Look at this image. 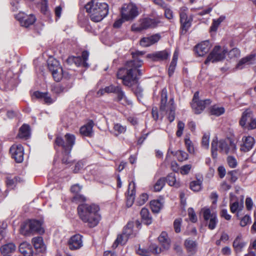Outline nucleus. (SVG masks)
I'll list each match as a JSON object with an SVG mask.
<instances>
[{
	"instance_id": "nucleus-63",
	"label": "nucleus",
	"mask_w": 256,
	"mask_h": 256,
	"mask_svg": "<svg viewBox=\"0 0 256 256\" xmlns=\"http://www.w3.org/2000/svg\"><path fill=\"white\" fill-rule=\"evenodd\" d=\"M230 58L238 57L240 55V51L236 48H234L230 50L228 53Z\"/></svg>"
},
{
	"instance_id": "nucleus-32",
	"label": "nucleus",
	"mask_w": 256,
	"mask_h": 256,
	"mask_svg": "<svg viewBox=\"0 0 256 256\" xmlns=\"http://www.w3.org/2000/svg\"><path fill=\"white\" fill-rule=\"evenodd\" d=\"M34 96L36 98L43 100L46 104H51L53 103L55 100L52 98L48 92H42L38 91L35 92L34 93Z\"/></svg>"
},
{
	"instance_id": "nucleus-48",
	"label": "nucleus",
	"mask_w": 256,
	"mask_h": 256,
	"mask_svg": "<svg viewBox=\"0 0 256 256\" xmlns=\"http://www.w3.org/2000/svg\"><path fill=\"white\" fill-rule=\"evenodd\" d=\"M210 112L213 115L219 116L224 112V108L223 107L214 106L212 108Z\"/></svg>"
},
{
	"instance_id": "nucleus-43",
	"label": "nucleus",
	"mask_w": 256,
	"mask_h": 256,
	"mask_svg": "<svg viewBox=\"0 0 256 256\" xmlns=\"http://www.w3.org/2000/svg\"><path fill=\"white\" fill-rule=\"evenodd\" d=\"M150 206L152 212L158 213L162 206V204L160 200H153L150 202Z\"/></svg>"
},
{
	"instance_id": "nucleus-31",
	"label": "nucleus",
	"mask_w": 256,
	"mask_h": 256,
	"mask_svg": "<svg viewBox=\"0 0 256 256\" xmlns=\"http://www.w3.org/2000/svg\"><path fill=\"white\" fill-rule=\"evenodd\" d=\"M158 241L164 250H168L170 247V240L166 232H162L158 238Z\"/></svg>"
},
{
	"instance_id": "nucleus-38",
	"label": "nucleus",
	"mask_w": 256,
	"mask_h": 256,
	"mask_svg": "<svg viewBox=\"0 0 256 256\" xmlns=\"http://www.w3.org/2000/svg\"><path fill=\"white\" fill-rule=\"evenodd\" d=\"M232 200H231L230 202V209L232 212L235 213L236 212H240L244 208V202L242 200L240 201L236 200L233 202H232Z\"/></svg>"
},
{
	"instance_id": "nucleus-53",
	"label": "nucleus",
	"mask_w": 256,
	"mask_h": 256,
	"mask_svg": "<svg viewBox=\"0 0 256 256\" xmlns=\"http://www.w3.org/2000/svg\"><path fill=\"white\" fill-rule=\"evenodd\" d=\"M188 212L190 221L192 222H196L197 221V217L194 209L190 208L188 209Z\"/></svg>"
},
{
	"instance_id": "nucleus-24",
	"label": "nucleus",
	"mask_w": 256,
	"mask_h": 256,
	"mask_svg": "<svg viewBox=\"0 0 256 256\" xmlns=\"http://www.w3.org/2000/svg\"><path fill=\"white\" fill-rule=\"evenodd\" d=\"M242 140L243 143L241 145L240 150L244 152L250 150L255 143L254 138L251 136H244Z\"/></svg>"
},
{
	"instance_id": "nucleus-37",
	"label": "nucleus",
	"mask_w": 256,
	"mask_h": 256,
	"mask_svg": "<svg viewBox=\"0 0 256 256\" xmlns=\"http://www.w3.org/2000/svg\"><path fill=\"white\" fill-rule=\"evenodd\" d=\"M166 181L170 186L175 188H179L180 186V182L178 180H176V174L174 173L170 174L166 178Z\"/></svg>"
},
{
	"instance_id": "nucleus-50",
	"label": "nucleus",
	"mask_w": 256,
	"mask_h": 256,
	"mask_svg": "<svg viewBox=\"0 0 256 256\" xmlns=\"http://www.w3.org/2000/svg\"><path fill=\"white\" fill-rule=\"evenodd\" d=\"M148 196L146 193H143L138 198L136 203L139 206L144 204L148 200Z\"/></svg>"
},
{
	"instance_id": "nucleus-21",
	"label": "nucleus",
	"mask_w": 256,
	"mask_h": 256,
	"mask_svg": "<svg viewBox=\"0 0 256 256\" xmlns=\"http://www.w3.org/2000/svg\"><path fill=\"white\" fill-rule=\"evenodd\" d=\"M256 55L250 54L241 59L236 65V68L242 70L247 66L256 63Z\"/></svg>"
},
{
	"instance_id": "nucleus-52",
	"label": "nucleus",
	"mask_w": 256,
	"mask_h": 256,
	"mask_svg": "<svg viewBox=\"0 0 256 256\" xmlns=\"http://www.w3.org/2000/svg\"><path fill=\"white\" fill-rule=\"evenodd\" d=\"M184 142L187 150L190 153L193 154L194 152V149L192 141L188 138H185Z\"/></svg>"
},
{
	"instance_id": "nucleus-22",
	"label": "nucleus",
	"mask_w": 256,
	"mask_h": 256,
	"mask_svg": "<svg viewBox=\"0 0 256 256\" xmlns=\"http://www.w3.org/2000/svg\"><path fill=\"white\" fill-rule=\"evenodd\" d=\"M210 44L208 41L206 40L197 44L194 47L196 53L200 56H202L210 50Z\"/></svg>"
},
{
	"instance_id": "nucleus-58",
	"label": "nucleus",
	"mask_w": 256,
	"mask_h": 256,
	"mask_svg": "<svg viewBox=\"0 0 256 256\" xmlns=\"http://www.w3.org/2000/svg\"><path fill=\"white\" fill-rule=\"evenodd\" d=\"M192 168L191 164H186L180 168V172L182 174H187L189 173Z\"/></svg>"
},
{
	"instance_id": "nucleus-8",
	"label": "nucleus",
	"mask_w": 256,
	"mask_h": 256,
	"mask_svg": "<svg viewBox=\"0 0 256 256\" xmlns=\"http://www.w3.org/2000/svg\"><path fill=\"white\" fill-rule=\"evenodd\" d=\"M20 232L23 235H28L32 232L44 233V230L42 228V222L40 221L31 220L24 222L22 224Z\"/></svg>"
},
{
	"instance_id": "nucleus-62",
	"label": "nucleus",
	"mask_w": 256,
	"mask_h": 256,
	"mask_svg": "<svg viewBox=\"0 0 256 256\" xmlns=\"http://www.w3.org/2000/svg\"><path fill=\"white\" fill-rule=\"evenodd\" d=\"M134 92L136 95V96L138 100H140V98H142V88L140 86H138L135 88Z\"/></svg>"
},
{
	"instance_id": "nucleus-13",
	"label": "nucleus",
	"mask_w": 256,
	"mask_h": 256,
	"mask_svg": "<svg viewBox=\"0 0 256 256\" xmlns=\"http://www.w3.org/2000/svg\"><path fill=\"white\" fill-rule=\"evenodd\" d=\"M159 22L160 21L158 20L144 18L140 21L138 24L132 25V29L134 32H140L147 28H154Z\"/></svg>"
},
{
	"instance_id": "nucleus-45",
	"label": "nucleus",
	"mask_w": 256,
	"mask_h": 256,
	"mask_svg": "<svg viewBox=\"0 0 256 256\" xmlns=\"http://www.w3.org/2000/svg\"><path fill=\"white\" fill-rule=\"evenodd\" d=\"M202 182L200 180H194L190 183V188L194 192H198L202 188Z\"/></svg>"
},
{
	"instance_id": "nucleus-51",
	"label": "nucleus",
	"mask_w": 256,
	"mask_h": 256,
	"mask_svg": "<svg viewBox=\"0 0 256 256\" xmlns=\"http://www.w3.org/2000/svg\"><path fill=\"white\" fill-rule=\"evenodd\" d=\"M210 135L204 134L202 136V145L204 148L208 149L209 147Z\"/></svg>"
},
{
	"instance_id": "nucleus-39",
	"label": "nucleus",
	"mask_w": 256,
	"mask_h": 256,
	"mask_svg": "<svg viewBox=\"0 0 256 256\" xmlns=\"http://www.w3.org/2000/svg\"><path fill=\"white\" fill-rule=\"evenodd\" d=\"M82 189V186H80L79 184H76L73 185L70 188L72 192L76 196L74 197V198L75 200H80L82 201L86 200L85 197L79 194L80 190Z\"/></svg>"
},
{
	"instance_id": "nucleus-44",
	"label": "nucleus",
	"mask_w": 256,
	"mask_h": 256,
	"mask_svg": "<svg viewBox=\"0 0 256 256\" xmlns=\"http://www.w3.org/2000/svg\"><path fill=\"white\" fill-rule=\"evenodd\" d=\"M128 239V238L126 236V235L124 234L123 232L122 234H118L117 236L116 239L113 244L112 247L116 248L119 244H125Z\"/></svg>"
},
{
	"instance_id": "nucleus-18",
	"label": "nucleus",
	"mask_w": 256,
	"mask_h": 256,
	"mask_svg": "<svg viewBox=\"0 0 256 256\" xmlns=\"http://www.w3.org/2000/svg\"><path fill=\"white\" fill-rule=\"evenodd\" d=\"M82 236L80 234H76L72 236L68 242V247L71 250H76L80 248L83 245Z\"/></svg>"
},
{
	"instance_id": "nucleus-60",
	"label": "nucleus",
	"mask_w": 256,
	"mask_h": 256,
	"mask_svg": "<svg viewBox=\"0 0 256 256\" xmlns=\"http://www.w3.org/2000/svg\"><path fill=\"white\" fill-rule=\"evenodd\" d=\"M164 8V14L166 17L169 20L172 18L173 12L172 10L168 8L166 5Z\"/></svg>"
},
{
	"instance_id": "nucleus-59",
	"label": "nucleus",
	"mask_w": 256,
	"mask_h": 256,
	"mask_svg": "<svg viewBox=\"0 0 256 256\" xmlns=\"http://www.w3.org/2000/svg\"><path fill=\"white\" fill-rule=\"evenodd\" d=\"M178 160L181 162L188 160V154L182 150L179 151L178 153Z\"/></svg>"
},
{
	"instance_id": "nucleus-23",
	"label": "nucleus",
	"mask_w": 256,
	"mask_h": 256,
	"mask_svg": "<svg viewBox=\"0 0 256 256\" xmlns=\"http://www.w3.org/2000/svg\"><path fill=\"white\" fill-rule=\"evenodd\" d=\"M170 52L167 50H164L162 51L156 52L152 54H150L148 55V56L153 60L160 61L168 59L170 56Z\"/></svg>"
},
{
	"instance_id": "nucleus-15",
	"label": "nucleus",
	"mask_w": 256,
	"mask_h": 256,
	"mask_svg": "<svg viewBox=\"0 0 256 256\" xmlns=\"http://www.w3.org/2000/svg\"><path fill=\"white\" fill-rule=\"evenodd\" d=\"M15 18L20 22L22 26L26 28L33 24L36 20V18L34 15H27L21 12L16 14Z\"/></svg>"
},
{
	"instance_id": "nucleus-2",
	"label": "nucleus",
	"mask_w": 256,
	"mask_h": 256,
	"mask_svg": "<svg viewBox=\"0 0 256 256\" xmlns=\"http://www.w3.org/2000/svg\"><path fill=\"white\" fill-rule=\"evenodd\" d=\"M80 218L90 228L98 225L102 216L100 206L94 204H82L78 207Z\"/></svg>"
},
{
	"instance_id": "nucleus-4",
	"label": "nucleus",
	"mask_w": 256,
	"mask_h": 256,
	"mask_svg": "<svg viewBox=\"0 0 256 256\" xmlns=\"http://www.w3.org/2000/svg\"><path fill=\"white\" fill-rule=\"evenodd\" d=\"M76 138L75 136L70 133H66L64 135V138L60 136H56L54 142V149L58 150L59 148H62L67 156L62 159V163L68 164L70 162L68 156L75 144Z\"/></svg>"
},
{
	"instance_id": "nucleus-46",
	"label": "nucleus",
	"mask_w": 256,
	"mask_h": 256,
	"mask_svg": "<svg viewBox=\"0 0 256 256\" xmlns=\"http://www.w3.org/2000/svg\"><path fill=\"white\" fill-rule=\"evenodd\" d=\"M166 184V178H161L158 180L154 186V189L155 192H160L164 188Z\"/></svg>"
},
{
	"instance_id": "nucleus-42",
	"label": "nucleus",
	"mask_w": 256,
	"mask_h": 256,
	"mask_svg": "<svg viewBox=\"0 0 256 256\" xmlns=\"http://www.w3.org/2000/svg\"><path fill=\"white\" fill-rule=\"evenodd\" d=\"M48 68L51 72L58 70V68H62L59 64L58 62L52 58H50L48 62Z\"/></svg>"
},
{
	"instance_id": "nucleus-3",
	"label": "nucleus",
	"mask_w": 256,
	"mask_h": 256,
	"mask_svg": "<svg viewBox=\"0 0 256 256\" xmlns=\"http://www.w3.org/2000/svg\"><path fill=\"white\" fill-rule=\"evenodd\" d=\"M85 8L91 20L94 22L101 21L108 14V4L100 2L98 0H92L86 5Z\"/></svg>"
},
{
	"instance_id": "nucleus-56",
	"label": "nucleus",
	"mask_w": 256,
	"mask_h": 256,
	"mask_svg": "<svg viewBox=\"0 0 256 256\" xmlns=\"http://www.w3.org/2000/svg\"><path fill=\"white\" fill-rule=\"evenodd\" d=\"M251 222V218L248 215H246L244 216L240 222V225L244 227Z\"/></svg>"
},
{
	"instance_id": "nucleus-41",
	"label": "nucleus",
	"mask_w": 256,
	"mask_h": 256,
	"mask_svg": "<svg viewBox=\"0 0 256 256\" xmlns=\"http://www.w3.org/2000/svg\"><path fill=\"white\" fill-rule=\"evenodd\" d=\"M54 80L56 82H60L62 77H67L68 74L64 72L62 68H58V70L52 72Z\"/></svg>"
},
{
	"instance_id": "nucleus-27",
	"label": "nucleus",
	"mask_w": 256,
	"mask_h": 256,
	"mask_svg": "<svg viewBox=\"0 0 256 256\" xmlns=\"http://www.w3.org/2000/svg\"><path fill=\"white\" fill-rule=\"evenodd\" d=\"M136 184L134 182H132L129 184L128 188V196L126 201V206L130 207L132 206L134 201V196L136 190Z\"/></svg>"
},
{
	"instance_id": "nucleus-11",
	"label": "nucleus",
	"mask_w": 256,
	"mask_h": 256,
	"mask_svg": "<svg viewBox=\"0 0 256 256\" xmlns=\"http://www.w3.org/2000/svg\"><path fill=\"white\" fill-rule=\"evenodd\" d=\"M203 217L209 229L214 230L218 223V219L217 218L216 214L214 212H212L209 208H204L202 209Z\"/></svg>"
},
{
	"instance_id": "nucleus-57",
	"label": "nucleus",
	"mask_w": 256,
	"mask_h": 256,
	"mask_svg": "<svg viewBox=\"0 0 256 256\" xmlns=\"http://www.w3.org/2000/svg\"><path fill=\"white\" fill-rule=\"evenodd\" d=\"M184 128V124L182 122H178V130L176 134L178 137L182 136Z\"/></svg>"
},
{
	"instance_id": "nucleus-12",
	"label": "nucleus",
	"mask_w": 256,
	"mask_h": 256,
	"mask_svg": "<svg viewBox=\"0 0 256 256\" xmlns=\"http://www.w3.org/2000/svg\"><path fill=\"white\" fill-rule=\"evenodd\" d=\"M120 13L122 18L127 21L133 20L138 15V8L132 4H124Z\"/></svg>"
},
{
	"instance_id": "nucleus-36",
	"label": "nucleus",
	"mask_w": 256,
	"mask_h": 256,
	"mask_svg": "<svg viewBox=\"0 0 256 256\" xmlns=\"http://www.w3.org/2000/svg\"><path fill=\"white\" fill-rule=\"evenodd\" d=\"M30 135V128L28 125L24 124L19 130L18 136L21 138L28 139Z\"/></svg>"
},
{
	"instance_id": "nucleus-9",
	"label": "nucleus",
	"mask_w": 256,
	"mask_h": 256,
	"mask_svg": "<svg viewBox=\"0 0 256 256\" xmlns=\"http://www.w3.org/2000/svg\"><path fill=\"white\" fill-rule=\"evenodd\" d=\"M239 123L244 129L251 130L256 128V118L254 117L250 109H246L242 112Z\"/></svg>"
},
{
	"instance_id": "nucleus-28",
	"label": "nucleus",
	"mask_w": 256,
	"mask_h": 256,
	"mask_svg": "<svg viewBox=\"0 0 256 256\" xmlns=\"http://www.w3.org/2000/svg\"><path fill=\"white\" fill-rule=\"evenodd\" d=\"M19 251L24 256H32L33 254L32 246L27 242H23L20 244Z\"/></svg>"
},
{
	"instance_id": "nucleus-34",
	"label": "nucleus",
	"mask_w": 256,
	"mask_h": 256,
	"mask_svg": "<svg viewBox=\"0 0 256 256\" xmlns=\"http://www.w3.org/2000/svg\"><path fill=\"white\" fill-rule=\"evenodd\" d=\"M6 78L8 81V84L14 87L16 86L18 78L16 74H14L11 70H9L6 72Z\"/></svg>"
},
{
	"instance_id": "nucleus-6",
	"label": "nucleus",
	"mask_w": 256,
	"mask_h": 256,
	"mask_svg": "<svg viewBox=\"0 0 256 256\" xmlns=\"http://www.w3.org/2000/svg\"><path fill=\"white\" fill-rule=\"evenodd\" d=\"M167 96L166 91L164 90H162V99L160 106V110L162 112L168 113V120L170 122H173L174 120V110L175 106L174 105V101L172 98L170 99L168 102L167 103Z\"/></svg>"
},
{
	"instance_id": "nucleus-17",
	"label": "nucleus",
	"mask_w": 256,
	"mask_h": 256,
	"mask_svg": "<svg viewBox=\"0 0 256 256\" xmlns=\"http://www.w3.org/2000/svg\"><path fill=\"white\" fill-rule=\"evenodd\" d=\"M134 224L138 228L141 224L138 220H136L134 222H130L124 228L122 232L128 238L135 236L138 233L137 230H134Z\"/></svg>"
},
{
	"instance_id": "nucleus-7",
	"label": "nucleus",
	"mask_w": 256,
	"mask_h": 256,
	"mask_svg": "<svg viewBox=\"0 0 256 256\" xmlns=\"http://www.w3.org/2000/svg\"><path fill=\"white\" fill-rule=\"evenodd\" d=\"M107 93H114L115 94L114 100L122 104L131 105L132 101L126 96L122 88L118 86L111 84L106 87Z\"/></svg>"
},
{
	"instance_id": "nucleus-10",
	"label": "nucleus",
	"mask_w": 256,
	"mask_h": 256,
	"mask_svg": "<svg viewBox=\"0 0 256 256\" xmlns=\"http://www.w3.org/2000/svg\"><path fill=\"white\" fill-rule=\"evenodd\" d=\"M228 52L226 48L220 46H215L204 62L206 64L209 62H215L223 60Z\"/></svg>"
},
{
	"instance_id": "nucleus-35",
	"label": "nucleus",
	"mask_w": 256,
	"mask_h": 256,
	"mask_svg": "<svg viewBox=\"0 0 256 256\" xmlns=\"http://www.w3.org/2000/svg\"><path fill=\"white\" fill-rule=\"evenodd\" d=\"M32 242L36 250L39 252H42L45 250V246L43 243L42 237L38 236L32 238Z\"/></svg>"
},
{
	"instance_id": "nucleus-54",
	"label": "nucleus",
	"mask_w": 256,
	"mask_h": 256,
	"mask_svg": "<svg viewBox=\"0 0 256 256\" xmlns=\"http://www.w3.org/2000/svg\"><path fill=\"white\" fill-rule=\"evenodd\" d=\"M227 162L228 166L232 168H234L237 166V161L234 156H228L227 158Z\"/></svg>"
},
{
	"instance_id": "nucleus-55",
	"label": "nucleus",
	"mask_w": 256,
	"mask_h": 256,
	"mask_svg": "<svg viewBox=\"0 0 256 256\" xmlns=\"http://www.w3.org/2000/svg\"><path fill=\"white\" fill-rule=\"evenodd\" d=\"M41 2V11L44 14H48L49 12L48 9V0H40Z\"/></svg>"
},
{
	"instance_id": "nucleus-29",
	"label": "nucleus",
	"mask_w": 256,
	"mask_h": 256,
	"mask_svg": "<svg viewBox=\"0 0 256 256\" xmlns=\"http://www.w3.org/2000/svg\"><path fill=\"white\" fill-rule=\"evenodd\" d=\"M94 122L92 120L88 122L86 124L82 126L80 128V133L86 136H91L92 135V128Z\"/></svg>"
},
{
	"instance_id": "nucleus-19",
	"label": "nucleus",
	"mask_w": 256,
	"mask_h": 256,
	"mask_svg": "<svg viewBox=\"0 0 256 256\" xmlns=\"http://www.w3.org/2000/svg\"><path fill=\"white\" fill-rule=\"evenodd\" d=\"M192 18H188L186 14L184 12H182L180 13V21L181 23V33L184 34L191 26Z\"/></svg>"
},
{
	"instance_id": "nucleus-40",
	"label": "nucleus",
	"mask_w": 256,
	"mask_h": 256,
	"mask_svg": "<svg viewBox=\"0 0 256 256\" xmlns=\"http://www.w3.org/2000/svg\"><path fill=\"white\" fill-rule=\"evenodd\" d=\"M140 215L144 224L149 225L152 222V218L150 216L148 210L146 208H142L140 211Z\"/></svg>"
},
{
	"instance_id": "nucleus-30",
	"label": "nucleus",
	"mask_w": 256,
	"mask_h": 256,
	"mask_svg": "<svg viewBox=\"0 0 256 256\" xmlns=\"http://www.w3.org/2000/svg\"><path fill=\"white\" fill-rule=\"evenodd\" d=\"M184 246L190 255L195 254L197 251V243L190 239H187L184 242Z\"/></svg>"
},
{
	"instance_id": "nucleus-49",
	"label": "nucleus",
	"mask_w": 256,
	"mask_h": 256,
	"mask_svg": "<svg viewBox=\"0 0 256 256\" xmlns=\"http://www.w3.org/2000/svg\"><path fill=\"white\" fill-rule=\"evenodd\" d=\"M114 129L115 135L118 136L120 134L124 133L126 130V127L119 124H114Z\"/></svg>"
},
{
	"instance_id": "nucleus-20",
	"label": "nucleus",
	"mask_w": 256,
	"mask_h": 256,
	"mask_svg": "<svg viewBox=\"0 0 256 256\" xmlns=\"http://www.w3.org/2000/svg\"><path fill=\"white\" fill-rule=\"evenodd\" d=\"M210 102H211L209 99H206L204 100L194 101L192 102L191 106L193 112L196 114H200L207 106L210 104Z\"/></svg>"
},
{
	"instance_id": "nucleus-5",
	"label": "nucleus",
	"mask_w": 256,
	"mask_h": 256,
	"mask_svg": "<svg viewBox=\"0 0 256 256\" xmlns=\"http://www.w3.org/2000/svg\"><path fill=\"white\" fill-rule=\"evenodd\" d=\"M236 146L231 140H220L218 141L217 138L214 139L212 142L211 152L214 158L217 157V152L224 154H233L236 152Z\"/></svg>"
},
{
	"instance_id": "nucleus-26",
	"label": "nucleus",
	"mask_w": 256,
	"mask_h": 256,
	"mask_svg": "<svg viewBox=\"0 0 256 256\" xmlns=\"http://www.w3.org/2000/svg\"><path fill=\"white\" fill-rule=\"evenodd\" d=\"M246 244V242L243 240L242 235L240 234L234 239L232 246L236 253H239L242 251Z\"/></svg>"
},
{
	"instance_id": "nucleus-47",
	"label": "nucleus",
	"mask_w": 256,
	"mask_h": 256,
	"mask_svg": "<svg viewBox=\"0 0 256 256\" xmlns=\"http://www.w3.org/2000/svg\"><path fill=\"white\" fill-rule=\"evenodd\" d=\"M21 180L20 178L14 176L13 178L11 177H8L6 179V183L8 186L10 188H13L15 186L16 184L18 182H20Z\"/></svg>"
},
{
	"instance_id": "nucleus-1",
	"label": "nucleus",
	"mask_w": 256,
	"mask_h": 256,
	"mask_svg": "<svg viewBox=\"0 0 256 256\" xmlns=\"http://www.w3.org/2000/svg\"><path fill=\"white\" fill-rule=\"evenodd\" d=\"M145 52L136 50L132 52V60L128 61L124 68H120L117 72L116 76L122 80L124 85L131 87L138 82V76L142 75V70L138 69L143 64L141 59Z\"/></svg>"
},
{
	"instance_id": "nucleus-61",
	"label": "nucleus",
	"mask_w": 256,
	"mask_h": 256,
	"mask_svg": "<svg viewBox=\"0 0 256 256\" xmlns=\"http://www.w3.org/2000/svg\"><path fill=\"white\" fill-rule=\"evenodd\" d=\"M182 220L180 218L176 219L174 222V230L176 232H180V225Z\"/></svg>"
},
{
	"instance_id": "nucleus-64",
	"label": "nucleus",
	"mask_w": 256,
	"mask_h": 256,
	"mask_svg": "<svg viewBox=\"0 0 256 256\" xmlns=\"http://www.w3.org/2000/svg\"><path fill=\"white\" fill-rule=\"evenodd\" d=\"M84 167V164L82 162H77L74 166V173H78Z\"/></svg>"
},
{
	"instance_id": "nucleus-25",
	"label": "nucleus",
	"mask_w": 256,
	"mask_h": 256,
	"mask_svg": "<svg viewBox=\"0 0 256 256\" xmlns=\"http://www.w3.org/2000/svg\"><path fill=\"white\" fill-rule=\"evenodd\" d=\"M160 36L158 34L152 35L150 36L142 38L140 41V46L147 47L149 46L156 42L160 39Z\"/></svg>"
},
{
	"instance_id": "nucleus-14",
	"label": "nucleus",
	"mask_w": 256,
	"mask_h": 256,
	"mask_svg": "<svg viewBox=\"0 0 256 256\" xmlns=\"http://www.w3.org/2000/svg\"><path fill=\"white\" fill-rule=\"evenodd\" d=\"M88 56V52L86 50H84L82 52L81 56H70L68 58L66 61L68 64H72V63H74L78 66L88 68L90 66L89 64L87 62Z\"/></svg>"
},
{
	"instance_id": "nucleus-33",
	"label": "nucleus",
	"mask_w": 256,
	"mask_h": 256,
	"mask_svg": "<svg viewBox=\"0 0 256 256\" xmlns=\"http://www.w3.org/2000/svg\"><path fill=\"white\" fill-rule=\"evenodd\" d=\"M16 246L13 243H8L0 248V252L3 256H10V254L16 250Z\"/></svg>"
},
{
	"instance_id": "nucleus-16",
	"label": "nucleus",
	"mask_w": 256,
	"mask_h": 256,
	"mask_svg": "<svg viewBox=\"0 0 256 256\" xmlns=\"http://www.w3.org/2000/svg\"><path fill=\"white\" fill-rule=\"evenodd\" d=\"M24 150L22 146L20 144H14L10 150L12 157L16 162H22L24 160Z\"/></svg>"
}]
</instances>
